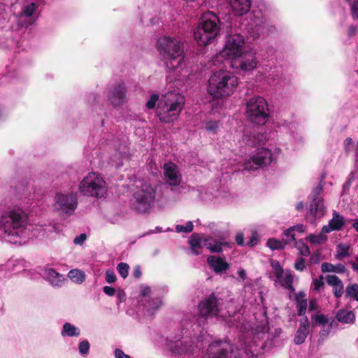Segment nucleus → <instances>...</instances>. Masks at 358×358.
Wrapping results in <instances>:
<instances>
[{
    "mask_svg": "<svg viewBox=\"0 0 358 358\" xmlns=\"http://www.w3.org/2000/svg\"><path fill=\"white\" fill-rule=\"evenodd\" d=\"M28 215L20 207L0 212V239L13 244H23L29 238Z\"/></svg>",
    "mask_w": 358,
    "mask_h": 358,
    "instance_id": "nucleus-1",
    "label": "nucleus"
},
{
    "mask_svg": "<svg viewBox=\"0 0 358 358\" xmlns=\"http://www.w3.org/2000/svg\"><path fill=\"white\" fill-rule=\"evenodd\" d=\"M156 48L172 76H187L184 61V44L179 38L161 36L157 41Z\"/></svg>",
    "mask_w": 358,
    "mask_h": 358,
    "instance_id": "nucleus-2",
    "label": "nucleus"
},
{
    "mask_svg": "<svg viewBox=\"0 0 358 358\" xmlns=\"http://www.w3.org/2000/svg\"><path fill=\"white\" fill-rule=\"evenodd\" d=\"M238 86V78L233 73L220 70L214 72L208 80V92L215 99L231 95Z\"/></svg>",
    "mask_w": 358,
    "mask_h": 358,
    "instance_id": "nucleus-3",
    "label": "nucleus"
},
{
    "mask_svg": "<svg viewBox=\"0 0 358 358\" xmlns=\"http://www.w3.org/2000/svg\"><path fill=\"white\" fill-rule=\"evenodd\" d=\"M220 19L213 12L207 11L201 16L194 30V38L199 45L212 43L220 33Z\"/></svg>",
    "mask_w": 358,
    "mask_h": 358,
    "instance_id": "nucleus-4",
    "label": "nucleus"
},
{
    "mask_svg": "<svg viewBox=\"0 0 358 358\" xmlns=\"http://www.w3.org/2000/svg\"><path fill=\"white\" fill-rule=\"evenodd\" d=\"M185 105V97L179 92H169L159 101L156 114L162 122L169 123L178 119Z\"/></svg>",
    "mask_w": 358,
    "mask_h": 358,
    "instance_id": "nucleus-5",
    "label": "nucleus"
},
{
    "mask_svg": "<svg viewBox=\"0 0 358 358\" xmlns=\"http://www.w3.org/2000/svg\"><path fill=\"white\" fill-rule=\"evenodd\" d=\"M245 38L237 30L231 29L225 38L222 50L215 55L213 63L221 62L224 60L231 61L234 57L243 54L245 50Z\"/></svg>",
    "mask_w": 358,
    "mask_h": 358,
    "instance_id": "nucleus-6",
    "label": "nucleus"
},
{
    "mask_svg": "<svg viewBox=\"0 0 358 358\" xmlns=\"http://www.w3.org/2000/svg\"><path fill=\"white\" fill-rule=\"evenodd\" d=\"M247 120L257 125H264L270 117V110L266 100L261 96H254L245 103Z\"/></svg>",
    "mask_w": 358,
    "mask_h": 358,
    "instance_id": "nucleus-7",
    "label": "nucleus"
},
{
    "mask_svg": "<svg viewBox=\"0 0 358 358\" xmlns=\"http://www.w3.org/2000/svg\"><path fill=\"white\" fill-rule=\"evenodd\" d=\"M203 358H255L250 350L238 349L229 343L215 341L207 349Z\"/></svg>",
    "mask_w": 358,
    "mask_h": 358,
    "instance_id": "nucleus-8",
    "label": "nucleus"
},
{
    "mask_svg": "<svg viewBox=\"0 0 358 358\" xmlns=\"http://www.w3.org/2000/svg\"><path fill=\"white\" fill-rule=\"evenodd\" d=\"M202 331L203 329L198 330L199 335L194 332L191 339L182 338V340L174 342L170 347L172 353L178 358H198L201 348L199 343L203 341L201 335Z\"/></svg>",
    "mask_w": 358,
    "mask_h": 358,
    "instance_id": "nucleus-9",
    "label": "nucleus"
},
{
    "mask_svg": "<svg viewBox=\"0 0 358 358\" xmlns=\"http://www.w3.org/2000/svg\"><path fill=\"white\" fill-rule=\"evenodd\" d=\"M80 192L85 196L101 198L107 192L106 182L101 175L90 172L80 181L78 187Z\"/></svg>",
    "mask_w": 358,
    "mask_h": 358,
    "instance_id": "nucleus-10",
    "label": "nucleus"
},
{
    "mask_svg": "<svg viewBox=\"0 0 358 358\" xmlns=\"http://www.w3.org/2000/svg\"><path fill=\"white\" fill-rule=\"evenodd\" d=\"M77 206V196L73 192H57L55 196L53 208L64 219L74 213Z\"/></svg>",
    "mask_w": 358,
    "mask_h": 358,
    "instance_id": "nucleus-11",
    "label": "nucleus"
},
{
    "mask_svg": "<svg viewBox=\"0 0 358 358\" xmlns=\"http://www.w3.org/2000/svg\"><path fill=\"white\" fill-rule=\"evenodd\" d=\"M156 192L148 184L142 185L141 187L134 194V208L139 213H147L154 206Z\"/></svg>",
    "mask_w": 358,
    "mask_h": 358,
    "instance_id": "nucleus-12",
    "label": "nucleus"
},
{
    "mask_svg": "<svg viewBox=\"0 0 358 358\" xmlns=\"http://www.w3.org/2000/svg\"><path fill=\"white\" fill-rule=\"evenodd\" d=\"M218 304V299L214 294L200 301L198 305L199 317L203 320L199 322L196 327L199 328L209 317H224L227 316V314L219 308Z\"/></svg>",
    "mask_w": 358,
    "mask_h": 358,
    "instance_id": "nucleus-13",
    "label": "nucleus"
},
{
    "mask_svg": "<svg viewBox=\"0 0 358 358\" xmlns=\"http://www.w3.org/2000/svg\"><path fill=\"white\" fill-rule=\"evenodd\" d=\"M279 154V149L275 148L273 150L262 148L251 158L244 163L245 169L252 170L267 166L275 160Z\"/></svg>",
    "mask_w": 358,
    "mask_h": 358,
    "instance_id": "nucleus-14",
    "label": "nucleus"
},
{
    "mask_svg": "<svg viewBox=\"0 0 358 358\" xmlns=\"http://www.w3.org/2000/svg\"><path fill=\"white\" fill-rule=\"evenodd\" d=\"M191 252L194 255L201 253L202 248H206L211 252H220L222 251V246L226 242L217 241L213 238L203 239L199 235L194 234L189 240Z\"/></svg>",
    "mask_w": 358,
    "mask_h": 358,
    "instance_id": "nucleus-15",
    "label": "nucleus"
},
{
    "mask_svg": "<svg viewBox=\"0 0 358 358\" xmlns=\"http://www.w3.org/2000/svg\"><path fill=\"white\" fill-rule=\"evenodd\" d=\"M258 61L256 54L252 50H245L243 54H240L229 62L230 66L236 70L243 71H250L256 69Z\"/></svg>",
    "mask_w": 358,
    "mask_h": 358,
    "instance_id": "nucleus-16",
    "label": "nucleus"
},
{
    "mask_svg": "<svg viewBox=\"0 0 358 358\" xmlns=\"http://www.w3.org/2000/svg\"><path fill=\"white\" fill-rule=\"evenodd\" d=\"M271 28L264 20L255 17L245 26L243 30L245 34L255 40L266 34L267 30Z\"/></svg>",
    "mask_w": 358,
    "mask_h": 358,
    "instance_id": "nucleus-17",
    "label": "nucleus"
},
{
    "mask_svg": "<svg viewBox=\"0 0 358 358\" xmlns=\"http://www.w3.org/2000/svg\"><path fill=\"white\" fill-rule=\"evenodd\" d=\"M273 274L276 278V281L281 284L282 286L294 290L293 287V276L289 270H284L280 266L278 261L272 260L271 262Z\"/></svg>",
    "mask_w": 358,
    "mask_h": 358,
    "instance_id": "nucleus-18",
    "label": "nucleus"
},
{
    "mask_svg": "<svg viewBox=\"0 0 358 358\" xmlns=\"http://www.w3.org/2000/svg\"><path fill=\"white\" fill-rule=\"evenodd\" d=\"M107 99L113 107L121 106L127 99V88L124 84L119 83L113 86L107 93Z\"/></svg>",
    "mask_w": 358,
    "mask_h": 358,
    "instance_id": "nucleus-19",
    "label": "nucleus"
},
{
    "mask_svg": "<svg viewBox=\"0 0 358 358\" xmlns=\"http://www.w3.org/2000/svg\"><path fill=\"white\" fill-rule=\"evenodd\" d=\"M322 189V187L318 186L313 191V199L310 204V214L315 219L322 217L326 213L323 199L320 196Z\"/></svg>",
    "mask_w": 358,
    "mask_h": 358,
    "instance_id": "nucleus-20",
    "label": "nucleus"
},
{
    "mask_svg": "<svg viewBox=\"0 0 358 358\" xmlns=\"http://www.w3.org/2000/svg\"><path fill=\"white\" fill-rule=\"evenodd\" d=\"M164 176L166 183L170 186H178L182 181V175L178 166L173 162L164 164Z\"/></svg>",
    "mask_w": 358,
    "mask_h": 358,
    "instance_id": "nucleus-21",
    "label": "nucleus"
},
{
    "mask_svg": "<svg viewBox=\"0 0 358 358\" xmlns=\"http://www.w3.org/2000/svg\"><path fill=\"white\" fill-rule=\"evenodd\" d=\"M266 140V137L264 134L256 131H245L242 136L243 144L249 148L260 145Z\"/></svg>",
    "mask_w": 358,
    "mask_h": 358,
    "instance_id": "nucleus-22",
    "label": "nucleus"
},
{
    "mask_svg": "<svg viewBox=\"0 0 358 358\" xmlns=\"http://www.w3.org/2000/svg\"><path fill=\"white\" fill-rule=\"evenodd\" d=\"M345 224L344 217L338 212L334 211L332 218L329 221L328 224L322 228V233H330L333 231H340Z\"/></svg>",
    "mask_w": 358,
    "mask_h": 358,
    "instance_id": "nucleus-23",
    "label": "nucleus"
},
{
    "mask_svg": "<svg viewBox=\"0 0 358 358\" xmlns=\"http://www.w3.org/2000/svg\"><path fill=\"white\" fill-rule=\"evenodd\" d=\"M231 12L236 16L248 13L251 8V0H228Z\"/></svg>",
    "mask_w": 358,
    "mask_h": 358,
    "instance_id": "nucleus-24",
    "label": "nucleus"
},
{
    "mask_svg": "<svg viewBox=\"0 0 358 358\" xmlns=\"http://www.w3.org/2000/svg\"><path fill=\"white\" fill-rule=\"evenodd\" d=\"M309 333V322L306 317L301 320L299 327L295 334L294 342L296 345L303 343Z\"/></svg>",
    "mask_w": 358,
    "mask_h": 358,
    "instance_id": "nucleus-25",
    "label": "nucleus"
},
{
    "mask_svg": "<svg viewBox=\"0 0 358 358\" xmlns=\"http://www.w3.org/2000/svg\"><path fill=\"white\" fill-rule=\"evenodd\" d=\"M43 275L45 279L54 287L62 286L65 280L63 275L50 268L44 269Z\"/></svg>",
    "mask_w": 358,
    "mask_h": 358,
    "instance_id": "nucleus-26",
    "label": "nucleus"
},
{
    "mask_svg": "<svg viewBox=\"0 0 358 358\" xmlns=\"http://www.w3.org/2000/svg\"><path fill=\"white\" fill-rule=\"evenodd\" d=\"M210 266L217 273H222L229 268V264L220 257L210 256L207 259Z\"/></svg>",
    "mask_w": 358,
    "mask_h": 358,
    "instance_id": "nucleus-27",
    "label": "nucleus"
},
{
    "mask_svg": "<svg viewBox=\"0 0 358 358\" xmlns=\"http://www.w3.org/2000/svg\"><path fill=\"white\" fill-rule=\"evenodd\" d=\"M327 282L333 287V292L336 298H339L342 296L343 294V284L336 275H327Z\"/></svg>",
    "mask_w": 358,
    "mask_h": 358,
    "instance_id": "nucleus-28",
    "label": "nucleus"
},
{
    "mask_svg": "<svg viewBox=\"0 0 358 358\" xmlns=\"http://www.w3.org/2000/svg\"><path fill=\"white\" fill-rule=\"evenodd\" d=\"M80 334V329L70 322H65L61 330L62 337H78Z\"/></svg>",
    "mask_w": 358,
    "mask_h": 358,
    "instance_id": "nucleus-29",
    "label": "nucleus"
},
{
    "mask_svg": "<svg viewBox=\"0 0 358 358\" xmlns=\"http://www.w3.org/2000/svg\"><path fill=\"white\" fill-rule=\"evenodd\" d=\"M36 231L38 233H35L34 235L41 238H50L52 237V234L55 231V227L51 224H45L37 227Z\"/></svg>",
    "mask_w": 358,
    "mask_h": 358,
    "instance_id": "nucleus-30",
    "label": "nucleus"
},
{
    "mask_svg": "<svg viewBox=\"0 0 358 358\" xmlns=\"http://www.w3.org/2000/svg\"><path fill=\"white\" fill-rule=\"evenodd\" d=\"M296 302L299 309V315H303L307 309V299L304 292H299L296 296Z\"/></svg>",
    "mask_w": 358,
    "mask_h": 358,
    "instance_id": "nucleus-31",
    "label": "nucleus"
},
{
    "mask_svg": "<svg viewBox=\"0 0 358 358\" xmlns=\"http://www.w3.org/2000/svg\"><path fill=\"white\" fill-rule=\"evenodd\" d=\"M85 273L79 269H72L68 273L70 280L78 285L82 284L85 280Z\"/></svg>",
    "mask_w": 358,
    "mask_h": 358,
    "instance_id": "nucleus-32",
    "label": "nucleus"
},
{
    "mask_svg": "<svg viewBox=\"0 0 358 358\" xmlns=\"http://www.w3.org/2000/svg\"><path fill=\"white\" fill-rule=\"evenodd\" d=\"M336 318L343 323H352L355 317L352 310H341L337 313Z\"/></svg>",
    "mask_w": 358,
    "mask_h": 358,
    "instance_id": "nucleus-33",
    "label": "nucleus"
},
{
    "mask_svg": "<svg viewBox=\"0 0 358 358\" xmlns=\"http://www.w3.org/2000/svg\"><path fill=\"white\" fill-rule=\"evenodd\" d=\"M350 246L346 244H338L337 245L336 257L338 260H342L350 255Z\"/></svg>",
    "mask_w": 358,
    "mask_h": 358,
    "instance_id": "nucleus-34",
    "label": "nucleus"
},
{
    "mask_svg": "<svg viewBox=\"0 0 358 358\" xmlns=\"http://www.w3.org/2000/svg\"><path fill=\"white\" fill-rule=\"evenodd\" d=\"M322 232L318 234H310L307 236L306 240L315 245L324 243L327 241V237Z\"/></svg>",
    "mask_w": 358,
    "mask_h": 358,
    "instance_id": "nucleus-35",
    "label": "nucleus"
},
{
    "mask_svg": "<svg viewBox=\"0 0 358 358\" xmlns=\"http://www.w3.org/2000/svg\"><path fill=\"white\" fill-rule=\"evenodd\" d=\"M162 305V300L161 298H155L148 302L146 305V308L148 311L150 312L151 314H153L155 311L158 310Z\"/></svg>",
    "mask_w": 358,
    "mask_h": 358,
    "instance_id": "nucleus-36",
    "label": "nucleus"
},
{
    "mask_svg": "<svg viewBox=\"0 0 358 358\" xmlns=\"http://www.w3.org/2000/svg\"><path fill=\"white\" fill-rule=\"evenodd\" d=\"M345 297H350L358 301V283L348 285L345 289Z\"/></svg>",
    "mask_w": 358,
    "mask_h": 358,
    "instance_id": "nucleus-37",
    "label": "nucleus"
},
{
    "mask_svg": "<svg viewBox=\"0 0 358 358\" xmlns=\"http://www.w3.org/2000/svg\"><path fill=\"white\" fill-rule=\"evenodd\" d=\"M266 245L272 250H280L285 247V243L283 241L275 238H269L267 241Z\"/></svg>",
    "mask_w": 358,
    "mask_h": 358,
    "instance_id": "nucleus-38",
    "label": "nucleus"
},
{
    "mask_svg": "<svg viewBox=\"0 0 358 358\" xmlns=\"http://www.w3.org/2000/svg\"><path fill=\"white\" fill-rule=\"evenodd\" d=\"M36 8L37 5L35 3H31L30 4L24 6L21 12V17H31L36 10Z\"/></svg>",
    "mask_w": 358,
    "mask_h": 358,
    "instance_id": "nucleus-39",
    "label": "nucleus"
},
{
    "mask_svg": "<svg viewBox=\"0 0 358 358\" xmlns=\"http://www.w3.org/2000/svg\"><path fill=\"white\" fill-rule=\"evenodd\" d=\"M127 152L126 151V148H124V151H122L118 153V157L117 155L114 156L113 159V165L116 166H120L123 164V159L127 157Z\"/></svg>",
    "mask_w": 358,
    "mask_h": 358,
    "instance_id": "nucleus-40",
    "label": "nucleus"
},
{
    "mask_svg": "<svg viewBox=\"0 0 358 358\" xmlns=\"http://www.w3.org/2000/svg\"><path fill=\"white\" fill-rule=\"evenodd\" d=\"M296 247L298 249L300 255L302 256L307 257L310 253L308 246L306 245L302 241L296 242Z\"/></svg>",
    "mask_w": 358,
    "mask_h": 358,
    "instance_id": "nucleus-41",
    "label": "nucleus"
},
{
    "mask_svg": "<svg viewBox=\"0 0 358 358\" xmlns=\"http://www.w3.org/2000/svg\"><path fill=\"white\" fill-rule=\"evenodd\" d=\"M193 230V223L191 221L187 222L185 226L178 224L176 226V231L178 233H189Z\"/></svg>",
    "mask_w": 358,
    "mask_h": 358,
    "instance_id": "nucleus-42",
    "label": "nucleus"
},
{
    "mask_svg": "<svg viewBox=\"0 0 358 358\" xmlns=\"http://www.w3.org/2000/svg\"><path fill=\"white\" fill-rule=\"evenodd\" d=\"M129 266L127 263L121 262L117 264V270L120 275L123 278H126L129 273Z\"/></svg>",
    "mask_w": 358,
    "mask_h": 358,
    "instance_id": "nucleus-43",
    "label": "nucleus"
},
{
    "mask_svg": "<svg viewBox=\"0 0 358 358\" xmlns=\"http://www.w3.org/2000/svg\"><path fill=\"white\" fill-rule=\"evenodd\" d=\"M90 343L87 340L80 341L78 344V350L80 355H86L88 354L90 350Z\"/></svg>",
    "mask_w": 358,
    "mask_h": 358,
    "instance_id": "nucleus-44",
    "label": "nucleus"
},
{
    "mask_svg": "<svg viewBox=\"0 0 358 358\" xmlns=\"http://www.w3.org/2000/svg\"><path fill=\"white\" fill-rule=\"evenodd\" d=\"M283 235L285 237V245L290 243L292 241L295 240V234L294 231L291 229V227L287 229L283 232Z\"/></svg>",
    "mask_w": 358,
    "mask_h": 358,
    "instance_id": "nucleus-45",
    "label": "nucleus"
},
{
    "mask_svg": "<svg viewBox=\"0 0 358 358\" xmlns=\"http://www.w3.org/2000/svg\"><path fill=\"white\" fill-rule=\"evenodd\" d=\"M159 100L157 94H152L148 101L146 103V107L149 109H152L155 107L157 101Z\"/></svg>",
    "mask_w": 358,
    "mask_h": 358,
    "instance_id": "nucleus-46",
    "label": "nucleus"
},
{
    "mask_svg": "<svg viewBox=\"0 0 358 358\" xmlns=\"http://www.w3.org/2000/svg\"><path fill=\"white\" fill-rule=\"evenodd\" d=\"M219 127V122L216 121H209L206 124V129L208 131L215 132Z\"/></svg>",
    "mask_w": 358,
    "mask_h": 358,
    "instance_id": "nucleus-47",
    "label": "nucleus"
},
{
    "mask_svg": "<svg viewBox=\"0 0 358 358\" xmlns=\"http://www.w3.org/2000/svg\"><path fill=\"white\" fill-rule=\"evenodd\" d=\"M306 268L305 260L303 258L298 259L294 263V268L303 271Z\"/></svg>",
    "mask_w": 358,
    "mask_h": 358,
    "instance_id": "nucleus-48",
    "label": "nucleus"
},
{
    "mask_svg": "<svg viewBox=\"0 0 358 358\" xmlns=\"http://www.w3.org/2000/svg\"><path fill=\"white\" fill-rule=\"evenodd\" d=\"M351 14L352 18L358 19V0L355 1L351 5Z\"/></svg>",
    "mask_w": 358,
    "mask_h": 358,
    "instance_id": "nucleus-49",
    "label": "nucleus"
},
{
    "mask_svg": "<svg viewBox=\"0 0 358 358\" xmlns=\"http://www.w3.org/2000/svg\"><path fill=\"white\" fill-rule=\"evenodd\" d=\"M237 275H238L237 280H238V282H243L247 279V272L243 268H240L238 270Z\"/></svg>",
    "mask_w": 358,
    "mask_h": 358,
    "instance_id": "nucleus-50",
    "label": "nucleus"
},
{
    "mask_svg": "<svg viewBox=\"0 0 358 358\" xmlns=\"http://www.w3.org/2000/svg\"><path fill=\"white\" fill-rule=\"evenodd\" d=\"M116 275L113 271H107L106 273V280L108 283H113L116 281Z\"/></svg>",
    "mask_w": 358,
    "mask_h": 358,
    "instance_id": "nucleus-51",
    "label": "nucleus"
},
{
    "mask_svg": "<svg viewBox=\"0 0 358 358\" xmlns=\"http://www.w3.org/2000/svg\"><path fill=\"white\" fill-rule=\"evenodd\" d=\"M334 265L330 263L324 262L322 264L321 269L322 271L325 272H334Z\"/></svg>",
    "mask_w": 358,
    "mask_h": 358,
    "instance_id": "nucleus-52",
    "label": "nucleus"
},
{
    "mask_svg": "<svg viewBox=\"0 0 358 358\" xmlns=\"http://www.w3.org/2000/svg\"><path fill=\"white\" fill-rule=\"evenodd\" d=\"M314 289L317 291H319L320 288L323 286L324 282H323V277L321 275L318 278H315L313 280V282Z\"/></svg>",
    "mask_w": 358,
    "mask_h": 358,
    "instance_id": "nucleus-53",
    "label": "nucleus"
},
{
    "mask_svg": "<svg viewBox=\"0 0 358 358\" xmlns=\"http://www.w3.org/2000/svg\"><path fill=\"white\" fill-rule=\"evenodd\" d=\"M86 239H87L86 234H80L79 236H76L74 238L73 243L76 245H82L84 243V242L86 241Z\"/></svg>",
    "mask_w": 358,
    "mask_h": 358,
    "instance_id": "nucleus-54",
    "label": "nucleus"
},
{
    "mask_svg": "<svg viewBox=\"0 0 358 358\" xmlns=\"http://www.w3.org/2000/svg\"><path fill=\"white\" fill-rule=\"evenodd\" d=\"M197 192L199 193L198 196L201 200L208 201L211 199V197L207 194V192L203 189H199Z\"/></svg>",
    "mask_w": 358,
    "mask_h": 358,
    "instance_id": "nucleus-55",
    "label": "nucleus"
},
{
    "mask_svg": "<svg viewBox=\"0 0 358 358\" xmlns=\"http://www.w3.org/2000/svg\"><path fill=\"white\" fill-rule=\"evenodd\" d=\"M115 358H131L129 355H126L122 350L116 349L114 352Z\"/></svg>",
    "mask_w": 358,
    "mask_h": 358,
    "instance_id": "nucleus-56",
    "label": "nucleus"
},
{
    "mask_svg": "<svg viewBox=\"0 0 358 358\" xmlns=\"http://www.w3.org/2000/svg\"><path fill=\"white\" fill-rule=\"evenodd\" d=\"M315 322L320 324H324L328 322L326 317L323 315H319L315 318Z\"/></svg>",
    "mask_w": 358,
    "mask_h": 358,
    "instance_id": "nucleus-57",
    "label": "nucleus"
},
{
    "mask_svg": "<svg viewBox=\"0 0 358 358\" xmlns=\"http://www.w3.org/2000/svg\"><path fill=\"white\" fill-rule=\"evenodd\" d=\"M103 292L108 296H113L115 293V289L110 286H105L103 288Z\"/></svg>",
    "mask_w": 358,
    "mask_h": 358,
    "instance_id": "nucleus-58",
    "label": "nucleus"
},
{
    "mask_svg": "<svg viewBox=\"0 0 358 358\" xmlns=\"http://www.w3.org/2000/svg\"><path fill=\"white\" fill-rule=\"evenodd\" d=\"M236 242L239 245H243L244 243V236L242 233H238L236 236Z\"/></svg>",
    "mask_w": 358,
    "mask_h": 358,
    "instance_id": "nucleus-59",
    "label": "nucleus"
},
{
    "mask_svg": "<svg viewBox=\"0 0 358 358\" xmlns=\"http://www.w3.org/2000/svg\"><path fill=\"white\" fill-rule=\"evenodd\" d=\"M334 272L338 273H343L345 271V266L342 264H338L337 265H334Z\"/></svg>",
    "mask_w": 358,
    "mask_h": 358,
    "instance_id": "nucleus-60",
    "label": "nucleus"
},
{
    "mask_svg": "<svg viewBox=\"0 0 358 358\" xmlns=\"http://www.w3.org/2000/svg\"><path fill=\"white\" fill-rule=\"evenodd\" d=\"M291 229H292L294 231H298L299 233H303L305 232V227L303 224H297L291 227Z\"/></svg>",
    "mask_w": 358,
    "mask_h": 358,
    "instance_id": "nucleus-61",
    "label": "nucleus"
},
{
    "mask_svg": "<svg viewBox=\"0 0 358 358\" xmlns=\"http://www.w3.org/2000/svg\"><path fill=\"white\" fill-rule=\"evenodd\" d=\"M151 292V289L148 286H143L141 288V294L144 296H148Z\"/></svg>",
    "mask_w": 358,
    "mask_h": 358,
    "instance_id": "nucleus-62",
    "label": "nucleus"
},
{
    "mask_svg": "<svg viewBox=\"0 0 358 358\" xmlns=\"http://www.w3.org/2000/svg\"><path fill=\"white\" fill-rule=\"evenodd\" d=\"M352 138H347L345 140V147L346 152H349L350 151V147L352 146Z\"/></svg>",
    "mask_w": 358,
    "mask_h": 358,
    "instance_id": "nucleus-63",
    "label": "nucleus"
},
{
    "mask_svg": "<svg viewBox=\"0 0 358 358\" xmlns=\"http://www.w3.org/2000/svg\"><path fill=\"white\" fill-rule=\"evenodd\" d=\"M350 264L355 271H358V257H356L355 261H350Z\"/></svg>",
    "mask_w": 358,
    "mask_h": 358,
    "instance_id": "nucleus-64",
    "label": "nucleus"
}]
</instances>
